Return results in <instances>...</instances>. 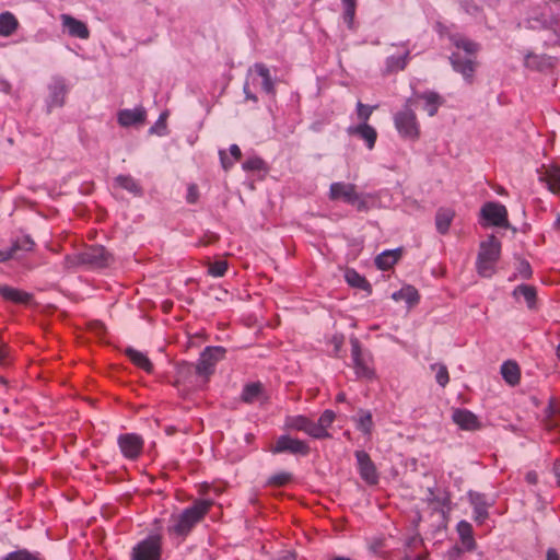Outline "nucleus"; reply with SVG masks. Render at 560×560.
Wrapping results in <instances>:
<instances>
[{
  "label": "nucleus",
  "instance_id": "f257e3e1",
  "mask_svg": "<svg viewBox=\"0 0 560 560\" xmlns=\"http://www.w3.org/2000/svg\"><path fill=\"white\" fill-rule=\"evenodd\" d=\"M450 39L452 44L458 49V51H454L451 55V65L454 71L460 73L463 79L468 84H471L477 67L475 57L479 50V45L460 35H453Z\"/></svg>",
  "mask_w": 560,
  "mask_h": 560
},
{
  "label": "nucleus",
  "instance_id": "f03ea898",
  "mask_svg": "<svg viewBox=\"0 0 560 560\" xmlns=\"http://www.w3.org/2000/svg\"><path fill=\"white\" fill-rule=\"evenodd\" d=\"M211 502L197 500L191 506L185 509L177 515H173L168 526V533L179 537L187 536L192 527L207 514Z\"/></svg>",
  "mask_w": 560,
  "mask_h": 560
},
{
  "label": "nucleus",
  "instance_id": "7ed1b4c3",
  "mask_svg": "<svg viewBox=\"0 0 560 560\" xmlns=\"http://www.w3.org/2000/svg\"><path fill=\"white\" fill-rule=\"evenodd\" d=\"M112 260L113 257L105 247L96 245L90 246L81 253L67 255L63 260V267L66 269H72L82 266L98 269L109 266Z\"/></svg>",
  "mask_w": 560,
  "mask_h": 560
},
{
  "label": "nucleus",
  "instance_id": "20e7f679",
  "mask_svg": "<svg viewBox=\"0 0 560 560\" xmlns=\"http://www.w3.org/2000/svg\"><path fill=\"white\" fill-rule=\"evenodd\" d=\"M501 254V242L490 235L480 243L476 261L477 272L485 278H490L495 273V265Z\"/></svg>",
  "mask_w": 560,
  "mask_h": 560
},
{
  "label": "nucleus",
  "instance_id": "39448f33",
  "mask_svg": "<svg viewBox=\"0 0 560 560\" xmlns=\"http://www.w3.org/2000/svg\"><path fill=\"white\" fill-rule=\"evenodd\" d=\"M412 105L413 98H408L404 107L395 114L394 122L402 138L415 140L419 136V124Z\"/></svg>",
  "mask_w": 560,
  "mask_h": 560
},
{
  "label": "nucleus",
  "instance_id": "423d86ee",
  "mask_svg": "<svg viewBox=\"0 0 560 560\" xmlns=\"http://www.w3.org/2000/svg\"><path fill=\"white\" fill-rule=\"evenodd\" d=\"M329 198L331 200H342L343 202L357 207L358 210H365L366 202L355 191L353 184L337 182L329 188Z\"/></svg>",
  "mask_w": 560,
  "mask_h": 560
},
{
  "label": "nucleus",
  "instance_id": "0eeeda50",
  "mask_svg": "<svg viewBox=\"0 0 560 560\" xmlns=\"http://www.w3.org/2000/svg\"><path fill=\"white\" fill-rule=\"evenodd\" d=\"M224 353L225 349L222 347H207L195 366L196 374L207 381L213 374L217 363L223 359Z\"/></svg>",
  "mask_w": 560,
  "mask_h": 560
},
{
  "label": "nucleus",
  "instance_id": "6e6552de",
  "mask_svg": "<svg viewBox=\"0 0 560 560\" xmlns=\"http://www.w3.org/2000/svg\"><path fill=\"white\" fill-rule=\"evenodd\" d=\"M161 537L151 535L132 548L130 560H161Z\"/></svg>",
  "mask_w": 560,
  "mask_h": 560
},
{
  "label": "nucleus",
  "instance_id": "1a4fd4ad",
  "mask_svg": "<svg viewBox=\"0 0 560 560\" xmlns=\"http://www.w3.org/2000/svg\"><path fill=\"white\" fill-rule=\"evenodd\" d=\"M352 366L359 378H373L374 371L370 368V357L361 349L358 338L350 339Z\"/></svg>",
  "mask_w": 560,
  "mask_h": 560
},
{
  "label": "nucleus",
  "instance_id": "9d476101",
  "mask_svg": "<svg viewBox=\"0 0 560 560\" xmlns=\"http://www.w3.org/2000/svg\"><path fill=\"white\" fill-rule=\"evenodd\" d=\"M117 442L122 455L128 459L135 460L142 453L143 440L136 433L121 434Z\"/></svg>",
  "mask_w": 560,
  "mask_h": 560
},
{
  "label": "nucleus",
  "instance_id": "9b49d317",
  "mask_svg": "<svg viewBox=\"0 0 560 560\" xmlns=\"http://www.w3.org/2000/svg\"><path fill=\"white\" fill-rule=\"evenodd\" d=\"M273 454L291 453L306 455L310 452L308 445L301 440L293 439L289 435H281L278 438L275 446L270 450Z\"/></svg>",
  "mask_w": 560,
  "mask_h": 560
},
{
  "label": "nucleus",
  "instance_id": "f8f14e48",
  "mask_svg": "<svg viewBox=\"0 0 560 560\" xmlns=\"http://www.w3.org/2000/svg\"><path fill=\"white\" fill-rule=\"evenodd\" d=\"M482 218L490 224L495 226L508 225V211L506 208L498 202H487L481 208Z\"/></svg>",
  "mask_w": 560,
  "mask_h": 560
},
{
  "label": "nucleus",
  "instance_id": "ddd939ff",
  "mask_svg": "<svg viewBox=\"0 0 560 560\" xmlns=\"http://www.w3.org/2000/svg\"><path fill=\"white\" fill-rule=\"evenodd\" d=\"M355 458L361 478L369 485H375L378 481L376 467L364 451H357Z\"/></svg>",
  "mask_w": 560,
  "mask_h": 560
},
{
  "label": "nucleus",
  "instance_id": "4468645a",
  "mask_svg": "<svg viewBox=\"0 0 560 560\" xmlns=\"http://www.w3.org/2000/svg\"><path fill=\"white\" fill-rule=\"evenodd\" d=\"M48 100L47 105L49 108L60 107L65 103V97L68 92L66 80L61 77L52 78L48 85Z\"/></svg>",
  "mask_w": 560,
  "mask_h": 560
},
{
  "label": "nucleus",
  "instance_id": "2eb2a0df",
  "mask_svg": "<svg viewBox=\"0 0 560 560\" xmlns=\"http://www.w3.org/2000/svg\"><path fill=\"white\" fill-rule=\"evenodd\" d=\"M452 419L462 430L475 431L480 428L477 416L467 409H455Z\"/></svg>",
  "mask_w": 560,
  "mask_h": 560
},
{
  "label": "nucleus",
  "instance_id": "dca6fc26",
  "mask_svg": "<svg viewBox=\"0 0 560 560\" xmlns=\"http://www.w3.org/2000/svg\"><path fill=\"white\" fill-rule=\"evenodd\" d=\"M60 19L62 26L67 30L70 36L81 39L89 38L90 32L85 23L69 14H61Z\"/></svg>",
  "mask_w": 560,
  "mask_h": 560
},
{
  "label": "nucleus",
  "instance_id": "f3484780",
  "mask_svg": "<svg viewBox=\"0 0 560 560\" xmlns=\"http://www.w3.org/2000/svg\"><path fill=\"white\" fill-rule=\"evenodd\" d=\"M468 499L474 508L475 522L482 524L489 516L488 509L490 504L487 502L486 497L478 492L470 491Z\"/></svg>",
  "mask_w": 560,
  "mask_h": 560
},
{
  "label": "nucleus",
  "instance_id": "a211bd4d",
  "mask_svg": "<svg viewBox=\"0 0 560 560\" xmlns=\"http://www.w3.org/2000/svg\"><path fill=\"white\" fill-rule=\"evenodd\" d=\"M118 124L122 127L142 125L145 120V110L143 107L132 109H121L117 114Z\"/></svg>",
  "mask_w": 560,
  "mask_h": 560
},
{
  "label": "nucleus",
  "instance_id": "6ab92c4d",
  "mask_svg": "<svg viewBox=\"0 0 560 560\" xmlns=\"http://www.w3.org/2000/svg\"><path fill=\"white\" fill-rule=\"evenodd\" d=\"M34 247V242L33 240L27 236V235H24L20 238H18L13 244L12 246L10 247L9 250L7 252H0V261H4V260H8V259H11V258H16L19 257V252H30L32 250Z\"/></svg>",
  "mask_w": 560,
  "mask_h": 560
},
{
  "label": "nucleus",
  "instance_id": "aec40b11",
  "mask_svg": "<svg viewBox=\"0 0 560 560\" xmlns=\"http://www.w3.org/2000/svg\"><path fill=\"white\" fill-rule=\"evenodd\" d=\"M348 133L360 137L362 140L365 141V144H366L368 149H370V150L373 149L375 145L377 132L372 126H370L368 124L350 126L348 128Z\"/></svg>",
  "mask_w": 560,
  "mask_h": 560
},
{
  "label": "nucleus",
  "instance_id": "412c9836",
  "mask_svg": "<svg viewBox=\"0 0 560 560\" xmlns=\"http://www.w3.org/2000/svg\"><path fill=\"white\" fill-rule=\"evenodd\" d=\"M0 295L5 301H10L16 304H27L32 298L27 292L9 285H0Z\"/></svg>",
  "mask_w": 560,
  "mask_h": 560
},
{
  "label": "nucleus",
  "instance_id": "4be33fe9",
  "mask_svg": "<svg viewBox=\"0 0 560 560\" xmlns=\"http://www.w3.org/2000/svg\"><path fill=\"white\" fill-rule=\"evenodd\" d=\"M415 98L424 101V109L429 116H434L443 103L442 97L433 91L415 94Z\"/></svg>",
  "mask_w": 560,
  "mask_h": 560
},
{
  "label": "nucleus",
  "instance_id": "5701e85b",
  "mask_svg": "<svg viewBox=\"0 0 560 560\" xmlns=\"http://www.w3.org/2000/svg\"><path fill=\"white\" fill-rule=\"evenodd\" d=\"M401 46L405 48L401 55L387 57L385 62L387 72H398L406 68L410 58V51L405 44H401Z\"/></svg>",
  "mask_w": 560,
  "mask_h": 560
},
{
  "label": "nucleus",
  "instance_id": "b1692460",
  "mask_svg": "<svg viewBox=\"0 0 560 560\" xmlns=\"http://www.w3.org/2000/svg\"><path fill=\"white\" fill-rule=\"evenodd\" d=\"M401 249L396 248L392 250H384L375 258V265L378 269L387 270L392 268L400 258Z\"/></svg>",
  "mask_w": 560,
  "mask_h": 560
},
{
  "label": "nucleus",
  "instance_id": "393cba45",
  "mask_svg": "<svg viewBox=\"0 0 560 560\" xmlns=\"http://www.w3.org/2000/svg\"><path fill=\"white\" fill-rule=\"evenodd\" d=\"M355 428L364 435H371L373 430V418L372 413L365 409H359L357 415L353 417Z\"/></svg>",
  "mask_w": 560,
  "mask_h": 560
},
{
  "label": "nucleus",
  "instance_id": "a878e982",
  "mask_svg": "<svg viewBox=\"0 0 560 560\" xmlns=\"http://www.w3.org/2000/svg\"><path fill=\"white\" fill-rule=\"evenodd\" d=\"M457 533L465 549L468 551L474 550L476 547V541L474 539L471 524L467 521H460L457 524Z\"/></svg>",
  "mask_w": 560,
  "mask_h": 560
},
{
  "label": "nucleus",
  "instance_id": "bb28decb",
  "mask_svg": "<svg viewBox=\"0 0 560 560\" xmlns=\"http://www.w3.org/2000/svg\"><path fill=\"white\" fill-rule=\"evenodd\" d=\"M455 212L448 208H441L435 215V225L440 234H446L454 219Z\"/></svg>",
  "mask_w": 560,
  "mask_h": 560
},
{
  "label": "nucleus",
  "instance_id": "cd10ccee",
  "mask_svg": "<svg viewBox=\"0 0 560 560\" xmlns=\"http://www.w3.org/2000/svg\"><path fill=\"white\" fill-rule=\"evenodd\" d=\"M253 70L261 78V89L267 94H275V82L268 67L264 63H255Z\"/></svg>",
  "mask_w": 560,
  "mask_h": 560
},
{
  "label": "nucleus",
  "instance_id": "c85d7f7f",
  "mask_svg": "<svg viewBox=\"0 0 560 560\" xmlns=\"http://www.w3.org/2000/svg\"><path fill=\"white\" fill-rule=\"evenodd\" d=\"M19 27V21L11 12L0 14V36H11Z\"/></svg>",
  "mask_w": 560,
  "mask_h": 560
},
{
  "label": "nucleus",
  "instance_id": "c756f323",
  "mask_svg": "<svg viewBox=\"0 0 560 560\" xmlns=\"http://www.w3.org/2000/svg\"><path fill=\"white\" fill-rule=\"evenodd\" d=\"M546 182L550 191L560 194V168L556 166L548 167L540 177Z\"/></svg>",
  "mask_w": 560,
  "mask_h": 560
},
{
  "label": "nucleus",
  "instance_id": "7c9ffc66",
  "mask_svg": "<svg viewBox=\"0 0 560 560\" xmlns=\"http://www.w3.org/2000/svg\"><path fill=\"white\" fill-rule=\"evenodd\" d=\"M126 354L130 359V361L138 368L144 370L148 373H151L153 371V364L144 353L132 348H128L126 349Z\"/></svg>",
  "mask_w": 560,
  "mask_h": 560
},
{
  "label": "nucleus",
  "instance_id": "2f4dec72",
  "mask_svg": "<svg viewBox=\"0 0 560 560\" xmlns=\"http://www.w3.org/2000/svg\"><path fill=\"white\" fill-rule=\"evenodd\" d=\"M513 296L518 299L522 296L528 308L533 310L536 306V289L528 284L517 285L513 291Z\"/></svg>",
  "mask_w": 560,
  "mask_h": 560
},
{
  "label": "nucleus",
  "instance_id": "473e14b6",
  "mask_svg": "<svg viewBox=\"0 0 560 560\" xmlns=\"http://www.w3.org/2000/svg\"><path fill=\"white\" fill-rule=\"evenodd\" d=\"M501 374L504 381L514 386L520 382V368L515 362L506 361L501 365Z\"/></svg>",
  "mask_w": 560,
  "mask_h": 560
},
{
  "label": "nucleus",
  "instance_id": "72a5a7b5",
  "mask_svg": "<svg viewBox=\"0 0 560 560\" xmlns=\"http://www.w3.org/2000/svg\"><path fill=\"white\" fill-rule=\"evenodd\" d=\"M117 185L135 196L142 195V188L139 183L129 175H119L115 178Z\"/></svg>",
  "mask_w": 560,
  "mask_h": 560
},
{
  "label": "nucleus",
  "instance_id": "f704fd0d",
  "mask_svg": "<svg viewBox=\"0 0 560 560\" xmlns=\"http://www.w3.org/2000/svg\"><path fill=\"white\" fill-rule=\"evenodd\" d=\"M336 418V415L332 410H325L318 420L316 421L318 429L322 431L323 439L330 438V433L328 432V428L331 427Z\"/></svg>",
  "mask_w": 560,
  "mask_h": 560
},
{
  "label": "nucleus",
  "instance_id": "c9c22d12",
  "mask_svg": "<svg viewBox=\"0 0 560 560\" xmlns=\"http://www.w3.org/2000/svg\"><path fill=\"white\" fill-rule=\"evenodd\" d=\"M343 7V21L347 23L349 28H353L354 16L357 9L355 0H341Z\"/></svg>",
  "mask_w": 560,
  "mask_h": 560
},
{
  "label": "nucleus",
  "instance_id": "e433bc0d",
  "mask_svg": "<svg viewBox=\"0 0 560 560\" xmlns=\"http://www.w3.org/2000/svg\"><path fill=\"white\" fill-rule=\"evenodd\" d=\"M261 388L259 383L246 385L242 393V399L246 402H254L261 394Z\"/></svg>",
  "mask_w": 560,
  "mask_h": 560
},
{
  "label": "nucleus",
  "instance_id": "4c0bfd02",
  "mask_svg": "<svg viewBox=\"0 0 560 560\" xmlns=\"http://www.w3.org/2000/svg\"><path fill=\"white\" fill-rule=\"evenodd\" d=\"M308 418L305 416H290L287 417L284 425L290 430L303 431Z\"/></svg>",
  "mask_w": 560,
  "mask_h": 560
},
{
  "label": "nucleus",
  "instance_id": "58836bf2",
  "mask_svg": "<svg viewBox=\"0 0 560 560\" xmlns=\"http://www.w3.org/2000/svg\"><path fill=\"white\" fill-rule=\"evenodd\" d=\"M431 369L435 371V381L438 384L445 387L450 381L447 368L443 364L435 363L431 365Z\"/></svg>",
  "mask_w": 560,
  "mask_h": 560
},
{
  "label": "nucleus",
  "instance_id": "ea45409f",
  "mask_svg": "<svg viewBox=\"0 0 560 560\" xmlns=\"http://www.w3.org/2000/svg\"><path fill=\"white\" fill-rule=\"evenodd\" d=\"M555 19L552 16H541V18H533L528 20V27L530 28H551L555 24Z\"/></svg>",
  "mask_w": 560,
  "mask_h": 560
},
{
  "label": "nucleus",
  "instance_id": "a19ab883",
  "mask_svg": "<svg viewBox=\"0 0 560 560\" xmlns=\"http://www.w3.org/2000/svg\"><path fill=\"white\" fill-rule=\"evenodd\" d=\"M345 277L347 282L351 287L364 288L366 284L365 279L362 276H360L355 270H347Z\"/></svg>",
  "mask_w": 560,
  "mask_h": 560
},
{
  "label": "nucleus",
  "instance_id": "79ce46f5",
  "mask_svg": "<svg viewBox=\"0 0 560 560\" xmlns=\"http://www.w3.org/2000/svg\"><path fill=\"white\" fill-rule=\"evenodd\" d=\"M398 295L400 299L405 300L408 304H415L419 300L418 291L412 287L402 288Z\"/></svg>",
  "mask_w": 560,
  "mask_h": 560
},
{
  "label": "nucleus",
  "instance_id": "37998d69",
  "mask_svg": "<svg viewBox=\"0 0 560 560\" xmlns=\"http://www.w3.org/2000/svg\"><path fill=\"white\" fill-rule=\"evenodd\" d=\"M228 270V262L225 260H217L209 265L208 272L213 277H222Z\"/></svg>",
  "mask_w": 560,
  "mask_h": 560
},
{
  "label": "nucleus",
  "instance_id": "c03bdc74",
  "mask_svg": "<svg viewBox=\"0 0 560 560\" xmlns=\"http://www.w3.org/2000/svg\"><path fill=\"white\" fill-rule=\"evenodd\" d=\"M4 560H42L36 555H33L26 550H19L10 552Z\"/></svg>",
  "mask_w": 560,
  "mask_h": 560
},
{
  "label": "nucleus",
  "instance_id": "a18cd8bd",
  "mask_svg": "<svg viewBox=\"0 0 560 560\" xmlns=\"http://www.w3.org/2000/svg\"><path fill=\"white\" fill-rule=\"evenodd\" d=\"M264 167L265 162L258 156L249 158L243 163V170L245 171H260Z\"/></svg>",
  "mask_w": 560,
  "mask_h": 560
},
{
  "label": "nucleus",
  "instance_id": "49530a36",
  "mask_svg": "<svg viewBox=\"0 0 560 560\" xmlns=\"http://www.w3.org/2000/svg\"><path fill=\"white\" fill-rule=\"evenodd\" d=\"M310 435L311 438L323 440L322 431L318 429L317 423L308 418L305 429L302 431Z\"/></svg>",
  "mask_w": 560,
  "mask_h": 560
},
{
  "label": "nucleus",
  "instance_id": "de8ad7c7",
  "mask_svg": "<svg viewBox=\"0 0 560 560\" xmlns=\"http://www.w3.org/2000/svg\"><path fill=\"white\" fill-rule=\"evenodd\" d=\"M373 108L371 106L364 105L361 102H358L357 104V115L358 118L362 121V124H366V120L370 118V116L373 113Z\"/></svg>",
  "mask_w": 560,
  "mask_h": 560
},
{
  "label": "nucleus",
  "instance_id": "09e8293b",
  "mask_svg": "<svg viewBox=\"0 0 560 560\" xmlns=\"http://www.w3.org/2000/svg\"><path fill=\"white\" fill-rule=\"evenodd\" d=\"M291 480V475L289 472H279L271 476L268 480V483L271 486H284Z\"/></svg>",
  "mask_w": 560,
  "mask_h": 560
},
{
  "label": "nucleus",
  "instance_id": "8fccbe9b",
  "mask_svg": "<svg viewBox=\"0 0 560 560\" xmlns=\"http://www.w3.org/2000/svg\"><path fill=\"white\" fill-rule=\"evenodd\" d=\"M546 413L548 418V420L546 421V428L548 430H551L558 425L557 421L555 420V417L557 415V407L552 402H550L546 409Z\"/></svg>",
  "mask_w": 560,
  "mask_h": 560
},
{
  "label": "nucleus",
  "instance_id": "3c124183",
  "mask_svg": "<svg viewBox=\"0 0 560 560\" xmlns=\"http://www.w3.org/2000/svg\"><path fill=\"white\" fill-rule=\"evenodd\" d=\"M198 199V188L196 185H189L187 192V201L189 203H195Z\"/></svg>",
  "mask_w": 560,
  "mask_h": 560
},
{
  "label": "nucleus",
  "instance_id": "603ef678",
  "mask_svg": "<svg viewBox=\"0 0 560 560\" xmlns=\"http://www.w3.org/2000/svg\"><path fill=\"white\" fill-rule=\"evenodd\" d=\"M518 271L524 278H529L532 275L530 266L527 261H521Z\"/></svg>",
  "mask_w": 560,
  "mask_h": 560
},
{
  "label": "nucleus",
  "instance_id": "864d4df0",
  "mask_svg": "<svg viewBox=\"0 0 560 560\" xmlns=\"http://www.w3.org/2000/svg\"><path fill=\"white\" fill-rule=\"evenodd\" d=\"M220 160H221L222 167L224 170H229L230 167H232L233 162L226 156L225 151H220Z\"/></svg>",
  "mask_w": 560,
  "mask_h": 560
},
{
  "label": "nucleus",
  "instance_id": "5fc2aeb1",
  "mask_svg": "<svg viewBox=\"0 0 560 560\" xmlns=\"http://www.w3.org/2000/svg\"><path fill=\"white\" fill-rule=\"evenodd\" d=\"M0 91L5 94H9L11 91L10 82L2 78H0Z\"/></svg>",
  "mask_w": 560,
  "mask_h": 560
},
{
  "label": "nucleus",
  "instance_id": "6e6d98bb",
  "mask_svg": "<svg viewBox=\"0 0 560 560\" xmlns=\"http://www.w3.org/2000/svg\"><path fill=\"white\" fill-rule=\"evenodd\" d=\"M460 552L462 550L459 548L454 547L447 552V557L450 560H457V558L460 556Z\"/></svg>",
  "mask_w": 560,
  "mask_h": 560
},
{
  "label": "nucleus",
  "instance_id": "4d7b16f0",
  "mask_svg": "<svg viewBox=\"0 0 560 560\" xmlns=\"http://www.w3.org/2000/svg\"><path fill=\"white\" fill-rule=\"evenodd\" d=\"M230 153L235 160H238L241 158V149L238 148L237 144H232L230 147Z\"/></svg>",
  "mask_w": 560,
  "mask_h": 560
},
{
  "label": "nucleus",
  "instance_id": "13d9d810",
  "mask_svg": "<svg viewBox=\"0 0 560 560\" xmlns=\"http://www.w3.org/2000/svg\"><path fill=\"white\" fill-rule=\"evenodd\" d=\"M243 90H244V93H245V96H246L247 100H250L253 102H257V96L249 91L248 83L244 84Z\"/></svg>",
  "mask_w": 560,
  "mask_h": 560
},
{
  "label": "nucleus",
  "instance_id": "bf43d9fd",
  "mask_svg": "<svg viewBox=\"0 0 560 560\" xmlns=\"http://www.w3.org/2000/svg\"><path fill=\"white\" fill-rule=\"evenodd\" d=\"M546 560H560L558 552L555 549H548Z\"/></svg>",
  "mask_w": 560,
  "mask_h": 560
},
{
  "label": "nucleus",
  "instance_id": "052dcab7",
  "mask_svg": "<svg viewBox=\"0 0 560 560\" xmlns=\"http://www.w3.org/2000/svg\"><path fill=\"white\" fill-rule=\"evenodd\" d=\"M7 355H8V352H7L5 346L3 343H0V363L1 364L5 363Z\"/></svg>",
  "mask_w": 560,
  "mask_h": 560
},
{
  "label": "nucleus",
  "instance_id": "680f3d73",
  "mask_svg": "<svg viewBox=\"0 0 560 560\" xmlns=\"http://www.w3.org/2000/svg\"><path fill=\"white\" fill-rule=\"evenodd\" d=\"M332 341L335 343V352L337 353L342 346L343 339H342V337L335 336L332 338Z\"/></svg>",
  "mask_w": 560,
  "mask_h": 560
},
{
  "label": "nucleus",
  "instance_id": "e2e57ef3",
  "mask_svg": "<svg viewBox=\"0 0 560 560\" xmlns=\"http://www.w3.org/2000/svg\"><path fill=\"white\" fill-rule=\"evenodd\" d=\"M465 11L471 15H475L479 12V7L476 4L467 5V7H465Z\"/></svg>",
  "mask_w": 560,
  "mask_h": 560
},
{
  "label": "nucleus",
  "instance_id": "0e129e2a",
  "mask_svg": "<svg viewBox=\"0 0 560 560\" xmlns=\"http://www.w3.org/2000/svg\"><path fill=\"white\" fill-rule=\"evenodd\" d=\"M526 480L529 482V483H536L537 481V475L536 472L534 471H529L526 474Z\"/></svg>",
  "mask_w": 560,
  "mask_h": 560
},
{
  "label": "nucleus",
  "instance_id": "69168bd1",
  "mask_svg": "<svg viewBox=\"0 0 560 560\" xmlns=\"http://www.w3.org/2000/svg\"><path fill=\"white\" fill-rule=\"evenodd\" d=\"M279 560H296L294 553L287 552L279 558Z\"/></svg>",
  "mask_w": 560,
  "mask_h": 560
},
{
  "label": "nucleus",
  "instance_id": "338daca9",
  "mask_svg": "<svg viewBox=\"0 0 560 560\" xmlns=\"http://www.w3.org/2000/svg\"><path fill=\"white\" fill-rule=\"evenodd\" d=\"M555 474L557 478V483L560 486V464H558L555 468Z\"/></svg>",
  "mask_w": 560,
  "mask_h": 560
},
{
  "label": "nucleus",
  "instance_id": "774afa93",
  "mask_svg": "<svg viewBox=\"0 0 560 560\" xmlns=\"http://www.w3.org/2000/svg\"><path fill=\"white\" fill-rule=\"evenodd\" d=\"M555 228L560 231V215L557 218L556 222H555Z\"/></svg>",
  "mask_w": 560,
  "mask_h": 560
}]
</instances>
